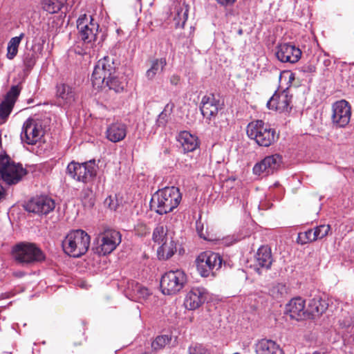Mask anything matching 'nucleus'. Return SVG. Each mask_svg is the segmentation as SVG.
<instances>
[{
	"instance_id": "31",
	"label": "nucleus",
	"mask_w": 354,
	"mask_h": 354,
	"mask_svg": "<svg viewBox=\"0 0 354 354\" xmlns=\"http://www.w3.org/2000/svg\"><path fill=\"white\" fill-rule=\"evenodd\" d=\"M24 37V33H21L19 36L12 37L8 42L7 47L6 57L8 59H13L17 55L19 46Z\"/></svg>"
},
{
	"instance_id": "35",
	"label": "nucleus",
	"mask_w": 354,
	"mask_h": 354,
	"mask_svg": "<svg viewBox=\"0 0 354 354\" xmlns=\"http://www.w3.org/2000/svg\"><path fill=\"white\" fill-rule=\"evenodd\" d=\"M317 241L314 230L310 229L305 232H301L298 234L297 243L304 245Z\"/></svg>"
},
{
	"instance_id": "4",
	"label": "nucleus",
	"mask_w": 354,
	"mask_h": 354,
	"mask_svg": "<svg viewBox=\"0 0 354 354\" xmlns=\"http://www.w3.org/2000/svg\"><path fill=\"white\" fill-rule=\"evenodd\" d=\"M15 261L21 266H31L45 259L43 252L35 243L21 242L12 250Z\"/></svg>"
},
{
	"instance_id": "16",
	"label": "nucleus",
	"mask_w": 354,
	"mask_h": 354,
	"mask_svg": "<svg viewBox=\"0 0 354 354\" xmlns=\"http://www.w3.org/2000/svg\"><path fill=\"white\" fill-rule=\"evenodd\" d=\"M292 96L286 90L280 92H275L267 102V107L269 109L279 112H289L292 107L290 106Z\"/></svg>"
},
{
	"instance_id": "23",
	"label": "nucleus",
	"mask_w": 354,
	"mask_h": 354,
	"mask_svg": "<svg viewBox=\"0 0 354 354\" xmlns=\"http://www.w3.org/2000/svg\"><path fill=\"white\" fill-rule=\"evenodd\" d=\"M106 138L112 142H120L126 137V125L120 122H115L110 124L106 131Z\"/></svg>"
},
{
	"instance_id": "27",
	"label": "nucleus",
	"mask_w": 354,
	"mask_h": 354,
	"mask_svg": "<svg viewBox=\"0 0 354 354\" xmlns=\"http://www.w3.org/2000/svg\"><path fill=\"white\" fill-rule=\"evenodd\" d=\"M167 66L165 57L156 58L151 61L150 66L145 73V77L149 81H153L157 75L162 73Z\"/></svg>"
},
{
	"instance_id": "14",
	"label": "nucleus",
	"mask_w": 354,
	"mask_h": 354,
	"mask_svg": "<svg viewBox=\"0 0 354 354\" xmlns=\"http://www.w3.org/2000/svg\"><path fill=\"white\" fill-rule=\"evenodd\" d=\"M44 129L40 122L32 118L26 120L21 133V140L28 145H35L43 136Z\"/></svg>"
},
{
	"instance_id": "15",
	"label": "nucleus",
	"mask_w": 354,
	"mask_h": 354,
	"mask_svg": "<svg viewBox=\"0 0 354 354\" xmlns=\"http://www.w3.org/2000/svg\"><path fill=\"white\" fill-rule=\"evenodd\" d=\"M301 56V50L290 43L280 44L277 47L276 57L283 63L295 64Z\"/></svg>"
},
{
	"instance_id": "10",
	"label": "nucleus",
	"mask_w": 354,
	"mask_h": 354,
	"mask_svg": "<svg viewBox=\"0 0 354 354\" xmlns=\"http://www.w3.org/2000/svg\"><path fill=\"white\" fill-rule=\"evenodd\" d=\"M187 281V274L183 270L176 269L168 271L161 277L162 292L167 295H175L185 287Z\"/></svg>"
},
{
	"instance_id": "47",
	"label": "nucleus",
	"mask_w": 354,
	"mask_h": 354,
	"mask_svg": "<svg viewBox=\"0 0 354 354\" xmlns=\"http://www.w3.org/2000/svg\"><path fill=\"white\" fill-rule=\"evenodd\" d=\"M180 82V77L177 75H173L170 77V83L172 85H177Z\"/></svg>"
},
{
	"instance_id": "55",
	"label": "nucleus",
	"mask_w": 354,
	"mask_h": 354,
	"mask_svg": "<svg viewBox=\"0 0 354 354\" xmlns=\"http://www.w3.org/2000/svg\"><path fill=\"white\" fill-rule=\"evenodd\" d=\"M233 354H241V353H233Z\"/></svg>"
},
{
	"instance_id": "50",
	"label": "nucleus",
	"mask_w": 354,
	"mask_h": 354,
	"mask_svg": "<svg viewBox=\"0 0 354 354\" xmlns=\"http://www.w3.org/2000/svg\"><path fill=\"white\" fill-rule=\"evenodd\" d=\"M313 354H324V353L316 351V352H314Z\"/></svg>"
},
{
	"instance_id": "12",
	"label": "nucleus",
	"mask_w": 354,
	"mask_h": 354,
	"mask_svg": "<svg viewBox=\"0 0 354 354\" xmlns=\"http://www.w3.org/2000/svg\"><path fill=\"white\" fill-rule=\"evenodd\" d=\"M351 117V107L347 101L342 100L333 104L331 120L336 127H346L350 122Z\"/></svg>"
},
{
	"instance_id": "33",
	"label": "nucleus",
	"mask_w": 354,
	"mask_h": 354,
	"mask_svg": "<svg viewBox=\"0 0 354 354\" xmlns=\"http://www.w3.org/2000/svg\"><path fill=\"white\" fill-rule=\"evenodd\" d=\"M152 239L158 244H160L169 239L167 227L162 224H158L153 230Z\"/></svg>"
},
{
	"instance_id": "53",
	"label": "nucleus",
	"mask_w": 354,
	"mask_h": 354,
	"mask_svg": "<svg viewBox=\"0 0 354 354\" xmlns=\"http://www.w3.org/2000/svg\"><path fill=\"white\" fill-rule=\"evenodd\" d=\"M239 33L240 35H241V34H242V30H240L239 31Z\"/></svg>"
},
{
	"instance_id": "28",
	"label": "nucleus",
	"mask_w": 354,
	"mask_h": 354,
	"mask_svg": "<svg viewBox=\"0 0 354 354\" xmlns=\"http://www.w3.org/2000/svg\"><path fill=\"white\" fill-rule=\"evenodd\" d=\"M159 245L160 246L157 252L160 259H168L176 251V244L172 239H169Z\"/></svg>"
},
{
	"instance_id": "25",
	"label": "nucleus",
	"mask_w": 354,
	"mask_h": 354,
	"mask_svg": "<svg viewBox=\"0 0 354 354\" xmlns=\"http://www.w3.org/2000/svg\"><path fill=\"white\" fill-rule=\"evenodd\" d=\"M178 140L185 153L193 151L199 146L198 138L187 131L179 133Z\"/></svg>"
},
{
	"instance_id": "42",
	"label": "nucleus",
	"mask_w": 354,
	"mask_h": 354,
	"mask_svg": "<svg viewBox=\"0 0 354 354\" xmlns=\"http://www.w3.org/2000/svg\"><path fill=\"white\" fill-rule=\"evenodd\" d=\"M189 354H209L208 350L202 344H192L188 349Z\"/></svg>"
},
{
	"instance_id": "6",
	"label": "nucleus",
	"mask_w": 354,
	"mask_h": 354,
	"mask_svg": "<svg viewBox=\"0 0 354 354\" xmlns=\"http://www.w3.org/2000/svg\"><path fill=\"white\" fill-rule=\"evenodd\" d=\"M99 27L98 23L91 15L84 14L77 19V28L79 37L84 44L86 45L85 53H90V49L93 48L99 32Z\"/></svg>"
},
{
	"instance_id": "5",
	"label": "nucleus",
	"mask_w": 354,
	"mask_h": 354,
	"mask_svg": "<svg viewBox=\"0 0 354 354\" xmlns=\"http://www.w3.org/2000/svg\"><path fill=\"white\" fill-rule=\"evenodd\" d=\"M21 164L16 163L6 153H0V180L8 185L19 183L26 175Z\"/></svg>"
},
{
	"instance_id": "54",
	"label": "nucleus",
	"mask_w": 354,
	"mask_h": 354,
	"mask_svg": "<svg viewBox=\"0 0 354 354\" xmlns=\"http://www.w3.org/2000/svg\"><path fill=\"white\" fill-rule=\"evenodd\" d=\"M139 3H141L142 0H137Z\"/></svg>"
},
{
	"instance_id": "3",
	"label": "nucleus",
	"mask_w": 354,
	"mask_h": 354,
	"mask_svg": "<svg viewBox=\"0 0 354 354\" xmlns=\"http://www.w3.org/2000/svg\"><path fill=\"white\" fill-rule=\"evenodd\" d=\"M247 135L258 145L265 147L272 145L278 138L275 129L261 120L252 121L248 124Z\"/></svg>"
},
{
	"instance_id": "32",
	"label": "nucleus",
	"mask_w": 354,
	"mask_h": 354,
	"mask_svg": "<svg viewBox=\"0 0 354 354\" xmlns=\"http://www.w3.org/2000/svg\"><path fill=\"white\" fill-rule=\"evenodd\" d=\"M174 107V104L173 103H168L165 105L163 111L158 115L156 120L158 127H165L167 125Z\"/></svg>"
},
{
	"instance_id": "22",
	"label": "nucleus",
	"mask_w": 354,
	"mask_h": 354,
	"mask_svg": "<svg viewBox=\"0 0 354 354\" xmlns=\"http://www.w3.org/2000/svg\"><path fill=\"white\" fill-rule=\"evenodd\" d=\"M256 354H284L280 346L272 339H261L254 345Z\"/></svg>"
},
{
	"instance_id": "21",
	"label": "nucleus",
	"mask_w": 354,
	"mask_h": 354,
	"mask_svg": "<svg viewBox=\"0 0 354 354\" xmlns=\"http://www.w3.org/2000/svg\"><path fill=\"white\" fill-rule=\"evenodd\" d=\"M56 96L60 103L67 106L74 104L78 98L75 88L66 84L57 86Z\"/></svg>"
},
{
	"instance_id": "43",
	"label": "nucleus",
	"mask_w": 354,
	"mask_h": 354,
	"mask_svg": "<svg viewBox=\"0 0 354 354\" xmlns=\"http://www.w3.org/2000/svg\"><path fill=\"white\" fill-rule=\"evenodd\" d=\"M149 227L142 222L138 223L135 226L136 234L140 236H144L149 234Z\"/></svg>"
},
{
	"instance_id": "52",
	"label": "nucleus",
	"mask_w": 354,
	"mask_h": 354,
	"mask_svg": "<svg viewBox=\"0 0 354 354\" xmlns=\"http://www.w3.org/2000/svg\"><path fill=\"white\" fill-rule=\"evenodd\" d=\"M183 12V10H181L180 12H178V16H180V12Z\"/></svg>"
},
{
	"instance_id": "7",
	"label": "nucleus",
	"mask_w": 354,
	"mask_h": 354,
	"mask_svg": "<svg viewBox=\"0 0 354 354\" xmlns=\"http://www.w3.org/2000/svg\"><path fill=\"white\" fill-rule=\"evenodd\" d=\"M97 166L92 160L82 163L71 161L66 167V174L73 179L84 184L90 183L96 177Z\"/></svg>"
},
{
	"instance_id": "39",
	"label": "nucleus",
	"mask_w": 354,
	"mask_h": 354,
	"mask_svg": "<svg viewBox=\"0 0 354 354\" xmlns=\"http://www.w3.org/2000/svg\"><path fill=\"white\" fill-rule=\"evenodd\" d=\"M253 173L257 176H268L270 174L267 163L265 162V158L254 165Z\"/></svg>"
},
{
	"instance_id": "9",
	"label": "nucleus",
	"mask_w": 354,
	"mask_h": 354,
	"mask_svg": "<svg viewBox=\"0 0 354 354\" xmlns=\"http://www.w3.org/2000/svg\"><path fill=\"white\" fill-rule=\"evenodd\" d=\"M122 241V235L120 232L106 228L98 233L95 243V250L99 255H107L114 251Z\"/></svg>"
},
{
	"instance_id": "51",
	"label": "nucleus",
	"mask_w": 354,
	"mask_h": 354,
	"mask_svg": "<svg viewBox=\"0 0 354 354\" xmlns=\"http://www.w3.org/2000/svg\"><path fill=\"white\" fill-rule=\"evenodd\" d=\"M141 354H151V353H149V352H145V353H141Z\"/></svg>"
},
{
	"instance_id": "40",
	"label": "nucleus",
	"mask_w": 354,
	"mask_h": 354,
	"mask_svg": "<svg viewBox=\"0 0 354 354\" xmlns=\"http://www.w3.org/2000/svg\"><path fill=\"white\" fill-rule=\"evenodd\" d=\"M313 230L316 239L318 240L324 238L328 234L330 231V226L324 224L317 226Z\"/></svg>"
},
{
	"instance_id": "19",
	"label": "nucleus",
	"mask_w": 354,
	"mask_h": 354,
	"mask_svg": "<svg viewBox=\"0 0 354 354\" xmlns=\"http://www.w3.org/2000/svg\"><path fill=\"white\" fill-rule=\"evenodd\" d=\"M286 313L293 319L302 320L308 319L305 300L301 297L292 299L286 305Z\"/></svg>"
},
{
	"instance_id": "26",
	"label": "nucleus",
	"mask_w": 354,
	"mask_h": 354,
	"mask_svg": "<svg viewBox=\"0 0 354 354\" xmlns=\"http://www.w3.org/2000/svg\"><path fill=\"white\" fill-rule=\"evenodd\" d=\"M328 308L326 300L319 297H315L310 299L307 307L308 319L316 317L324 313Z\"/></svg>"
},
{
	"instance_id": "17",
	"label": "nucleus",
	"mask_w": 354,
	"mask_h": 354,
	"mask_svg": "<svg viewBox=\"0 0 354 354\" xmlns=\"http://www.w3.org/2000/svg\"><path fill=\"white\" fill-rule=\"evenodd\" d=\"M223 103L214 94L209 93L204 95L201 102L200 109L202 115L208 120L214 118L222 109Z\"/></svg>"
},
{
	"instance_id": "45",
	"label": "nucleus",
	"mask_w": 354,
	"mask_h": 354,
	"mask_svg": "<svg viewBox=\"0 0 354 354\" xmlns=\"http://www.w3.org/2000/svg\"><path fill=\"white\" fill-rule=\"evenodd\" d=\"M82 198L83 200H88V203L90 205L93 204V191L92 187H86L84 188L82 191Z\"/></svg>"
},
{
	"instance_id": "30",
	"label": "nucleus",
	"mask_w": 354,
	"mask_h": 354,
	"mask_svg": "<svg viewBox=\"0 0 354 354\" xmlns=\"http://www.w3.org/2000/svg\"><path fill=\"white\" fill-rule=\"evenodd\" d=\"M66 0H41V8L50 13L55 14L59 12Z\"/></svg>"
},
{
	"instance_id": "20",
	"label": "nucleus",
	"mask_w": 354,
	"mask_h": 354,
	"mask_svg": "<svg viewBox=\"0 0 354 354\" xmlns=\"http://www.w3.org/2000/svg\"><path fill=\"white\" fill-rule=\"evenodd\" d=\"M254 262L255 269L259 274L261 273V270L262 269L269 270L273 262L270 248L268 246L260 247L255 254Z\"/></svg>"
},
{
	"instance_id": "44",
	"label": "nucleus",
	"mask_w": 354,
	"mask_h": 354,
	"mask_svg": "<svg viewBox=\"0 0 354 354\" xmlns=\"http://www.w3.org/2000/svg\"><path fill=\"white\" fill-rule=\"evenodd\" d=\"M271 291L273 297L277 298L281 297L286 293V286L282 283H278L272 288Z\"/></svg>"
},
{
	"instance_id": "1",
	"label": "nucleus",
	"mask_w": 354,
	"mask_h": 354,
	"mask_svg": "<svg viewBox=\"0 0 354 354\" xmlns=\"http://www.w3.org/2000/svg\"><path fill=\"white\" fill-rule=\"evenodd\" d=\"M181 194L176 187H167L159 189L152 196L151 208L162 215L172 212L181 201Z\"/></svg>"
},
{
	"instance_id": "8",
	"label": "nucleus",
	"mask_w": 354,
	"mask_h": 354,
	"mask_svg": "<svg viewBox=\"0 0 354 354\" xmlns=\"http://www.w3.org/2000/svg\"><path fill=\"white\" fill-rule=\"evenodd\" d=\"M116 71L117 64L113 58L105 56L99 59L91 76L93 86L97 90L103 88L106 80L114 75Z\"/></svg>"
},
{
	"instance_id": "24",
	"label": "nucleus",
	"mask_w": 354,
	"mask_h": 354,
	"mask_svg": "<svg viewBox=\"0 0 354 354\" xmlns=\"http://www.w3.org/2000/svg\"><path fill=\"white\" fill-rule=\"evenodd\" d=\"M127 294L132 300L145 299L150 295L149 290L141 284L131 281L128 282Z\"/></svg>"
},
{
	"instance_id": "46",
	"label": "nucleus",
	"mask_w": 354,
	"mask_h": 354,
	"mask_svg": "<svg viewBox=\"0 0 354 354\" xmlns=\"http://www.w3.org/2000/svg\"><path fill=\"white\" fill-rule=\"evenodd\" d=\"M217 3L223 6H227L232 5L236 0H216Z\"/></svg>"
},
{
	"instance_id": "37",
	"label": "nucleus",
	"mask_w": 354,
	"mask_h": 354,
	"mask_svg": "<svg viewBox=\"0 0 354 354\" xmlns=\"http://www.w3.org/2000/svg\"><path fill=\"white\" fill-rule=\"evenodd\" d=\"M171 339V337L167 335L156 337L151 343L152 349L154 351L162 349L170 342Z\"/></svg>"
},
{
	"instance_id": "11",
	"label": "nucleus",
	"mask_w": 354,
	"mask_h": 354,
	"mask_svg": "<svg viewBox=\"0 0 354 354\" xmlns=\"http://www.w3.org/2000/svg\"><path fill=\"white\" fill-rule=\"evenodd\" d=\"M222 258L218 253L206 251L201 253L196 259V266L203 277L214 276L215 272L221 268Z\"/></svg>"
},
{
	"instance_id": "49",
	"label": "nucleus",
	"mask_w": 354,
	"mask_h": 354,
	"mask_svg": "<svg viewBox=\"0 0 354 354\" xmlns=\"http://www.w3.org/2000/svg\"><path fill=\"white\" fill-rule=\"evenodd\" d=\"M187 18H188V10L186 9L183 13V22H182L181 28L184 27V25H185L186 21L187 20Z\"/></svg>"
},
{
	"instance_id": "41",
	"label": "nucleus",
	"mask_w": 354,
	"mask_h": 354,
	"mask_svg": "<svg viewBox=\"0 0 354 354\" xmlns=\"http://www.w3.org/2000/svg\"><path fill=\"white\" fill-rule=\"evenodd\" d=\"M23 62L26 70H31L36 63V57L34 53H25L23 57Z\"/></svg>"
},
{
	"instance_id": "13",
	"label": "nucleus",
	"mask_w": 354,
	"mask_h": 354,
	"mask_svg": "<svg viewBox=\"0 0 354 354\" xmlns=\"http://www.w3.org/2000/svg\"><path fill=\"white\" fill-rule=\"evenodd\" d=\"M26 209L39 216L47 215L55 208V201L45 195L31 198L26 205Z\"/></svg>"
},
{
	"instance_id": "38",
	"label": "nucleus",
	"mask_w": 354,
	"mask_h": 354,
	"mask_svg": "<svg viewBox=\"0 0 354 354\" xmlns=\"http://www.w3.org/2000/svg\"><path fill=\"white\" fill-rule=\"evenodd\" d=\"M21 91V87L19 85L12 86L10 89L7 93L4 100L14 104L17 100L18 96Z\"/></svg>"
},
{
	"instance_id": "2",
	"label": "nucleus",
	"mask_w": 354,
	"mask_h": 354,
	"mask_svg": "<svg viewBox=\"0 0 354 354\" xmlns=\"http://www.w3.org/2000/svg\"><path fill=\"white\" fill-rule=\"evenodd\" d=\"M90 236L82 230L70 231L62 242L64 251L73 257H80L88 250Z\"/></svg>"
},
{
	"instance_id": "48",
	"label": "nucleus",
	"mask_w": 354,
	"mask_h": 354,
	"mask_svg": "<svg viewBox=\"0 0 354 354\" xmlns=\"http://www.w3.org/2000/svg\"><path fill=\"white\" fill-rule=\"evenodd\" d=\"M113 201V199L111 198V196H109V198H107L105 201V203L107 204H109V207L111 209H113V210H115L117 207L116 205H113V204H111V202Z\"/></svg>"
},
{
	"instance_id": "29",
	"label": "nucleus",
	"mask_w": 354,
	"mask_h": 354,
	"mask_svg": "<svg viewBox=\"0 0 354 354\" xmlns=\"http://www.w3.org/2000/svg\"><path fill=\"white\" fill-rule=\"evenodd\" d=\"M125 85L126 84L123 78L119 77L116 72V73H114V75H111V77L106 80L103 88L108 87L109 89L113 90L115 93H120L123 91Z\"/></svg>"
},
{
	"instance_id": "18",
	"label": "nucleus",
	"mask_w": 354,
	"mask_h": 354,
	"mask_svg": "<svg viewBox=\"0 0 354 354\" xmlns=\"http://www.w3.org/2000/svg\"><path fill=\"white\" fill-rule=\"evenodd\" d=\"M207 291L203 287H194L186 294L184 299V306L189 310L198 308L205 301Z\"/></svg>"
},
{
	"instance_id": "36",
	"label": "nucleus",
	"mask_w": 354,
	"mask_h": 354,
	"mask_svg": "<svg viewBox=\"0 0 354 354\" xmlns=\"http://www.w3.org/2000/svg\"><path fill=\"white\" fill-rule=\"evenodd\" d=\"M14 104L3 100L0 104V124H3L10 115Z\"/></svg>"
},
{
	"instance_id": "34",
	"label": "nucleus",
	"mask_w": 354,
	"mask_h": 354,
	"mask_svg": "<svg viewBox=\"0 0 354 354\" xmlns=\"http://www.w3.org/2000/svg\"><path fill=\"white\" fill-rule=\"evenodd\" d=\"M281 161L282 158L279 154H274L265 158V162L267 163V166L269 168L270 174H272L274 171L279 168Z\"/></svg>"
}]
</instances>
